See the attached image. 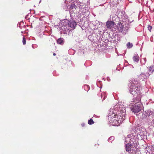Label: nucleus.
<instances>
[{"label":"nucleus","instance_id":"nucleus-9","mask_svg":"<svg viewBox=\"0 0 154 154\" xmlns=\"http://www.w3.org/2000/svg\"><path fill=\"white\" fill-rule=\"evenodd\" d=\"M140 97H137L133 99V102L134 103H135L134 104H138L139 103H141L140 101Z\"/></svg>","mask_w":154,"mask_h":154},{"label":"nucleus","instance_id":"nucleus-2","mask_svg":"<svg viewBox=\"0 0 154 154\" xmlns=\"http://www.w3.org/2000/svg\"><path fill=\"white\" fill-rule=\"evenodd\" d=\"M142 104L139 103L138 104H134L131 106L130 109L134 113H138L140 112L142 108Z\"/></svg>","mask_w":154,"mask_h":154},{"label":"nucleus","instance_id":"nucleus-21","mask_svg":"<svg viewBox=\"0 0 154 154\" xmlns=\"http://www.w3.org/2000/svg\"><path fill=\"white\" fill-rule=\"evenodd\" d=\"M81 125L82 126V127H84L85 126V124L84 123H82V124H81Z\"/></svg>","mask_w":154,"mask_h":154},{"label":"nucleus","instance_id":"nucleus-13","mask_svg":"<svg viewBox=\"0 0 154 154\" xmlns=\"http://www.w3.org/2000/svg\"><path fill=\"white\" fill-rule=\"evenodd\" d=\"M70 8L71 9H73L74 8L76 9L77 8V6L75 5V4L72 3L70 5Z\"/></svg>","mask_w":154,"mask_h":154},{"label":"nucleus","instance_id":"nucleus-7","mask_svg":"<svg viewBox=\"0 0 154 154\" xmlns=\"http://www.w3.org/2000/svg\"><path fill=\"white\" fill-rule=\"evenodd\" d=\"M115 23L111 21H108L106 22V26L108 28L111 29L114 25Z\"/></svg>","mask_w":154,"mask_h":154},{"label":"nucleus","instance_id":"nucleus-20","mask_svg":"<svg viewBox=\"0 0 154 154\" xmlns=\"http://www.w3.org/2000/svg\"><path fill=\"white\" fill-rule=\"evenodd\" d=\"M89 87V86H88V85H85V88H88Z\"/></svg>","mask_w":154,"mask_h":154},{"label":"nucleus","instance_id":"nucleus-22","mask_svg":"<svg viewBox=\"0 0 154 154\" xmlns=\"http://www.w3.org/2000/svg\"><path fill=\"white\" fill-rule=\"evenodd\" d=\"M151 69H152V68H151V67H149V71H150H150H151Z\"/></svg>","mask_w":154,"mask_h":154},{"label":"nucleus","instance_id":"nucleus-23","mask_svg":"<svg viewBox=\"0 0 154 154\" xmlns=\"http://www.w3.org/2000/svg\"><path fill=\"white\" fill-rule=\"evenodd\" d=\"M56 55V54H55V53H54V54H53V55H54V56H55V55Z\"/></svg>","mask_w":154,"mask_h":154},{"label":"nucleus","instance_id":"nucleus-12","mask_svg":"<svg viewBox=\"0 0 154 154\" xmlns=\"http://www.w3.org/2000/svg\"><path fill=\"white\" fill-rule=\"evenodd\" d=\"M131 144L129 143L127 144L126 145V150L129 152L131 151Z\"/></svg>","mask_w":154,"mask_h":154},{"label":"nucleus","instance_id":"nucleus-18","mask_svg":"<svg viewBox=\"0 0 154 154\" xmlns=\"http://www.w3.org/2000/svg\"><path fill=\"white\" fill-rule=\"evenodd\" d=\"M147 28H148V30H149L150 32H151V30L152 29V26H151L150 25H149L148 26Z\"/></svg>","mask_w":154,"mask_h":154},{"label":"nucleus","instance_id":"nucleus-3","mask_svg":"<svg viewBox=\"0 0 154 154\" xmlns=\"http://www.w3.org/2000/svg\"><path fill=\"white\" fill-rule=\"evenodd\" d=\"M125 112H120L118 114L117 116L118 117V123H117V124H116L117 126L119 125L125 119Z\"/></svg>","mask_w":154,"mask_h":154},{"label":"nucleus","instance_id":"nucleus-8","mask_svg":"<svg viewBox=\"0 0 154 154\" xmlns=\"http://www.w3.org/2000/svg\"><path fill=\"white\" fill-rule=\"evenodd\" d=\"M69 26L71 27L74 28L76 25V23L74 21H69L68 23Z\"/></svg>","mask_w":154,"mask_h":154},{"label":"nucleus","instance_id":"nucleus-15","mask_svg":"<svg viewBox=\"0 0 154 154\" xmlns=\"http://www.w3.org/2000/svg\"><path fill=\"white\" fill-rule=\"evenodd\" d=\"M133 45L130 42H128L127 44V46L129 48H131L132 47Z\"/></svg>","mask_w":154,"mask_h":154},{"label":"nucleus","instance_id":"nucleus-11","mask_svg":"<svg viewBox=\"0 0 154 154\" xmlns=\"http://www.w3.org/2000/svg\"><path fill=\"white\" fill-rule=\"evenodd\" d=\"M57 43L60 45H63L64 43L63 38H58L57 40Z\"/></svg>","mask_w":154,"mask_h":154},{"label":"nucleus","instance_id":"nucleus-14","mask_svg":"<svg viewBox=\"0 0 154 154\" xmlns=\"http://www.w3.org/2000/svg\"><path fill=\"white\" fill-rule=\"evenodd\" d=\"M94 122L93 119H90L88 121V124L89 125H92L94 123Z\"/></svg>","mask_w":154,"mask_h":154},{"label":"nucleus","instance_id":"nucleus-1","mask_svg":"<svg viewBox=\"0 0 154 154\" xmlns=\"http://www.w3.org/2000/svg\"><path fill=\"white\" fill-rule=\"evenodd\" d=\"M129 91L131 94L136 96L140 91V87L138 82L135 81H131L129 85Z\"/></svg>","mask_w":154,"mask_h":154},{"label":"nucleus","instance_id":"nucleus-19","mask_svg":"<svg viewBox=\"0 0 154 154\" xmlns=\"http://www.w3.org/2000/svg\"><path fill=\"white\" fill-rule=\"evenodd\" d=\"M118 24H119V27H122V28L123 29V27H122V23H121V22H120L119 23H118Z\"/></svg>","mask_w":154,"mask_h":154},{"label":"nucleus","instance_id":"nucleus-16","mask_svg":"<svg viewBox=\"0 0 154 154\" xmlns=\"http://www.w3.org/2000/svg\"><path fill=\"white\" fill-rule=\"evenodd\" d=\"M112 115L113 116H114V118L115 119H116V120L117 122H118V120L119 119H118V117L117 114H113Z\"/></svg>","mask_w":154,"mask_h":154},{"label":"nucleus","instance_id":"nucleus-5","mask_svg":"<svg viewBox=\"0 0 154 154\" xmlns=\"http://www.w3.org/2000/svg\"><path fill=\"white\" fill-rule=\"evenodd\" d=\"M114 116H113V115H112L109 117V119L111 122L112 123V124L114 126H117L116 124H117V123H118V122H117L116 120V119H115L114 117Z\"/></svg>","mask_w":154,"mask_h":154},{"label":"nucleus","instance_id":"nucleus-10","mask_svg":"<svg viewBox=\"0 0 154 154\" xmlns=\"http://www.w3.org/2000/svg\"><path fill=\"white\" fill-rule=\"evenodd\" d=\"M134 61L136 62H138L139 60V57L137 54H135L133 57Z\"/></svg>","mask_w":154,"mask_h":154},{"label":"nucleus","instance_id":"nucleus-4","mask_svg":"<svg viewBox=\"0 0 154 154\" xmlns=\"http://www.w3.org/2000/svg\"><path fill=\"white\" fill-rule=\"evenodd\" d=\"M148 116V114L146 111L140 112L137 115L138 118L142 119H146Z\"/></svg>","mask_w":154,"mask_h":154},{"label":"nucleus","instance_id":"nucleus-6","mask_svg":"<svg viewBox=\"0 0 154 154\" xmlns=\"http://www.w3.org/2000/svg\"><path fill=\"white\" fill-rule=\"evenodd\" d=\"M79 11L82 13V14L84 13L85 11H84V10H86L85 8V5L84 4L80 3L79 4Z\"/></svg>","mask_w":154,"mask_h":154},{"label":"nucleus","instance_id":"nucleus-17","mask_svg":"<svg viewBox=\"0 0 154 154\" xmlns=\"http://www.w3.org/2000/svg\"><path fill=\"white\" fill-rule=\"evenodd\" d=\"M23 45H25L26 43V38L25 37H23L22 41Z\"/></svg>","mask_w":154,"mask_h":154},{"label":"nucleus","instance_id":"nucleus-24","mask_svg":"<svg viewBox=\"0 0 154 154\" xmlns=\"http://www.w3.org/2000/svg\"><path fill=\"white\" fill-rule=\"evenodd\" d=\"M153 71V70H152V72Z\"/></svg>","mask_w":154,"mask_h":154}]
</instances>
